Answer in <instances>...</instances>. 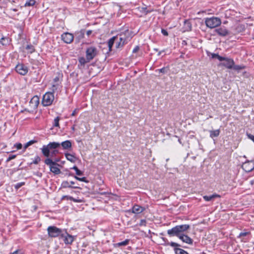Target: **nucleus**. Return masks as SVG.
<instances>
[{
  "instance_id": "obj_1",
  "label": "nucleus",
  "mask_w": 254,
  "mask_h": 254,
  "mask_svg": "<svg viewBox=\"0 0 254 254\" xmlns=\"http://www.w3.org/2000/svg\"><path fill=\"white\" fill-rule=\"evenodd\" d=\"M190 228V225L189 224L177 225L172 229L168 230L167 234L170 237H177L184 243L192 245L193 244V240L188 235L184 234V232L188 230Z\"/></svg>"
},
{
  "instance_id": "obj_2",
  "label": "nucleus",
  "mask_w": 254,
  "mask_h": 254,
  "mask_svg": "<svg viewBox=\"0 0 254 254\" xmlns=\"http://www.w3.org/2000/svg\"><path fill=\"white\" fill-rule=\"evenodd\" d=\"M60 148L59 142H50L47 145H44L41 148L44 156L47 158H54L59 153L57 149Z\"/></svg>"
},
{
  "instance_id": "obj_3",
  "label": "nucleus",
  "mask_w": 254,
  "mask_h": 254,
  "mask_svg": "<svg viewBox=\"0 0 254 254\" xmlns=\"http://www.w3.org/2000/svg\"><path fill=\"white\" fill-rule=\"evenodd\" d=\"M117 36H119V41L116 44V48L119 49L122 48L131 40L132 37V32L127 29Z\"/></svg>"
},
{
  "instance_id": "obj_4",
  "label": "nucleus",
  "mask_w": 254,
  "mask_h": 254,
  "mask_svg": "<svg viewBox=\"0 0 254 254\" xmlns=\"http://www.w3.org/2000/svg\"><path fill=\"white\" fill-rule=\"evenodd\" d=\"M205 23L207 27L212 29L220 26L221 24V20L218 17L213 16L205 18Z\"/></svg>"
},
{
  "instance_id": "obj_5",
  "label": "nucleus",
  "mask_w": 254,
  "mask_h": 254,
  "mask_svg": "<svg viewBox=\"0 0 254 254\" xmlns=\"http://www.w3.org/2000/svg\"><path fill=\"white\" fill-rule=\"evenodd\" d=\"M48 235L49 237L55 238L59 236L62 237H64V234L62 233V230L54 226H51L48 227L47 229Z\"/></svg>"
},
{
  "instance_id": "obj_6",
  "label": "nucleus",
  "mask_w": 254,
  "mask_h": 254,
  "mask_svg": "<svg viewBox=\"0 0 254 254\" xmlns=\"http://www.w3.org/2000/svg\"><path fill=\"white\" fill-rule=\"evenodd\" d=\"M55 99L53 92H47L43 97L42 103L44 106H48L52 104Z\"/></svg>"
},
{
  "instance_id": "obj_7",
  "label": "nucleus",
  "mask_w": 254,
  "mask_h": 254,
  "mask_svg": "<svg viewBox=\"0 0 254 254\" xmlns=\"http://www.w3.org/2000/svg\"><path fill=\"white\" fill-rule=\"evenodd\" d=\"M97 49L95 47H89L86 49V58L88 61H91L97 55Z\"/></svg>"
},
{
  "instance_id": "obj_8",
  "label": "nucleus",
  "mask_w": 254,
  "mask_h": 254,
  "mask_svg": "<svg viewBox=\"0 0 254 254\" xmlns=\"http://www.w3.org/2000/svg\"><path fill=\"white\" fill-rule=\"evenodd\" d=\"M242 168L246 172H250L254 169V160H247L242 165Z\"/></svg>"
},
{
  "instance_id": "obj_9",
  "label": "nucleus",
  "mask_w": 254,
  "mask_h": 254,
  "mask_svg": "<svg viewBox=\"0 0 254 254\" xmlns=\"http://www.w3.org/2000/svg\"><path fill=\"white\" fill-rule=\"evenodd\" d=\"M15 69L17 73L22 75L26 74L28 71V67L23 64H17Z\"/></svg>"
},
{
  "instance_id": "obj_10",
  "label": "nucleus",
  "mask_w": 254,
  "mask_h": 254,
  "mask_svg": "<svg viewBox=\"0 0 254 254\" xmlns=\"http://www.w3.org/2000/svg\"><path fill=\"white\" fill-rule=\"evenodd\" d=\"M62 40L66 44L71 43L74 39L72 34L68 32H64L61 35Z\"/></svg>"
},
{
  "instance_id": "obj_11",
  "label": "nucleus",
  "mask_w": 254,
  "mask_h": 254,
  "mask_svg": "<svg viewBox=\"0 0 254 254\" xmlns=\"http://www.w3.org/2000/svg\"><path fill=\"white\" fill-rule=\"evenodd\" d=\"M60 161L59 158H47L45 161L44 163L46 165H58L60 166L58 162Z\"/></svg>"
},
{
  "instance_id": "obj_12",
  "label": "nucleus",
  "mask_w": 254,
  "mask_h": 254,
  "mask_svg": "<svg viewBox=\"0 0 254 254\" xmlns=\"http://www.w3.org/2000/svg\"><path fill=\"white\" fill-rule=\"evenodd\" d=\"M214 31L219 36L224 37L228 35V30L224 27L215 29Z\"/></svg>"
},
{
  "instance_id": "obj_13",
  "label": "nucleus",
  "mask_w": 254,
  "mask_h": 254,
  "mask_svg": "<svg viewBox=\"0 0 254 254\" xmlns=\"http://www.w3.org/2000/svg\"><path fill=\"white\" fill-rule=\"evenodd\" d=\"M225 62L221 63V64L228 69H232L234 64V61L233 59L226 58Z\"/></svg>"
},
{
  "instance_id": "obj_14",
  "label": "nucleus",
  "mask_w": 254,
  "mask_h": 254,
  "mask_svg": "<svg viewBox=\"0 0 254 254\" xmlns=\"http://www.w3.org/2000/svg\"><path fill=\"white\" fill-rule=\"evenodd\" d=\"M119 41V36H113L110 38L108 42V46L109 48V52L112 51V48L113 44L115 43L116 44Z\"/></svg>"
},
{
  "instance_id": "obj_15",
  "label": "nucleus",
  "mask_w": 254,
  "mask_h": 254,
  "mask_svg": "<svg viewBox=\"0 0 254 254\" xmlns=\"http://www.w3.org/2000/svg\"><path fill=\"white\" fill-rule=\"evenodd\" d=\"M60 147L61 146L63 149L70 150L72 148L71 142L69 140H66L61 143H59Z\"/></svg>"
},
{
  "instance_id": "obj_16",
  "label": "nucleus",
  "mask_w": 254,
  "mask_h": 254,
  "mask_svg": "<svg viewBox=\"0 0 254 254\" xmlns=\"http://www.w3.org/2000/svg\"><path fill=\"white\" fill-rule=\"evenodd\" d=\"M177 245L178 246L172 247V248L174 249V251L175 254H189L187 251L180 248L181 247L180 244L177 243Z\"/></svg>"
},
{
  "instance_id": "obj_17",
  "label": "nucleus",
  "mask_w": 254,
  "mask_h": 254,
  "mask_svg": "<svg viewBox=\"0 0 254 254\" xmlns=\"http://www.w3.org/2000/svg\"><path fill=\"white\" fill-rule=\"evenodd\" d=\"M145 210V208L139 205L135 204L132 208V212L135 214H139Z\"/></svg>"
},
{
  "instance_id": "obj_18",
  "label": "nucleus",
  "mask_w": 254,
  "mask_h": 254,
  "mask_svg": "<svg viewBox=\"0 0 254 254\" xmlns=\"http://www.w3.org/2000/svg\"><path fill=\"white\" fill-rule=\"evenodd\" d=\"M184 31H190L192 29L191 23L190 20H185L183 27Z\"/></svg>"
},
{
  "instance_id": "obj_19",
  "label": "nucleus",
  "mask_w": 254,
  "mask_h": 254,
  "mask_svg": "<svg viewBox=\"0 0 254 254\" xmlns=\"http://www.w3.org/2000/svg\"><path fill=\"white\" fill-rule=\"evenodd\" d=\"M66 235L64 236V237L63 238H64V241L65 244H71L73 242L74 239L72 236L67 234L66 233Z\"/></svg>"
},
{
  "instance_id": "obj_20",
  "label": "nucleus",
  "mask_w": 254,
  "mask_h": 254,
  "mask_svg": "<svg viewBox=\"0 0 254 254\" xmlns=\"http://www.w3.org/2000/svg\"><path fill=\"white\" fill-rule=\"evenodd\" d=\"M79 64L78 66L79 68H83L85 66L86 63H88L90 61H88L87 58H85L84 57H80L78 59Z\"/></svg>"
},
{
  "instance_id": "obj_21",
  "label": "nucleus",
  "mask_w": 254,
  "mask_h": 254,
  "mask_svg": "<svg viewBox=\"0 0 254 254\" xmlns=\"http://www.w3.org/2000/svg\"><path fill=\"white\" fill-rule=\"evenodd\" d=\"M48 165L49 166L50 171L55 175H58L61 173L60 169L58 167L59 166L52 165Z\"/></svg>"
},
{
  "instance_id": "obj_22",
  "label": "nucleus",
  "mask_w": 254,
  "mask_h": 254,
  "mask_svg": "<svg viewBox=\"0 0 254 254\" xmlns=\"http://www.w3.org/2000/svg\"><path fill=\"white\" fill-rule=\"evenodd\" d=\"M84 37V30H81L75 34V41L79 42L80 40Z\"/></svg>"
},
{
  "instance_id": "obj_23",
  "label": "nucleus",
  "mask_w": 254,
  "mask_h": 254,
  "mask_svg": "<svg viewBox=\"0 0 254 254\" xmlns=\"http://www.w3.org/2000/svg\"><path fill=\"white\" fill-rule=\"evenodd\" d=\"M220 195L219 194L214 193L211 195H204L203 198L206 201H209L213 200L215 198H219Z\"/></svg>"
},
{
  "instance_id": "obj_24",
  "label": "nucleus",
  "mask_w": 254,
  "mask_h": 254,
  "mask_svg": "<svg viewBox=\"0 0 254 254\" xmlns=\"http://www.w3.org/2000/svg\"><path fill=\"white\" fill-rule=\"evenodd\" d=\"M161 239L164 242L162 244V245H163L164 246H170L171 247L178 246L177 245V243L174 242H169V241L167 240V239H166V238L162 237Z\"/></svg>"
},
{
  "instance_id": "obj_25",
  "label": "nucleus",
  "mask_w": 254,
  "mask_h": 254,
  "mask_svg": "<svg viewBox=\"0 0 254 254\" xmlns=\"http://www.w3.org/2000/svg\"><path fill=\"white\" fill-rule=\"evenodd\" d=\"M64 155L66 159L70 162L74 163L76 161V157L74 155L68 153H65Z\"/></svg>"
},
{
  "instance_id": "obj_26",
  "label": "nucleus",
  "mask_w": 254,
  "mask_h": 254,
  "mask_svg": "<svg viewBox=\"0 0 254 254\" xmlns=\"http://www.w3.org/2000/svg\"><path fill=\"white\" fill-rule=\"evenodd\" d=\"M62 187L63 188H73V189H79L80 188L77 186H72L70 185H69V182H68L67 181H63L62 183Z\"/></svg>"
},
{
  "instance_id": "obj_27",
  "label": "nucleus",
  "mask_w": 254,
  "mask_h": 254,
  "mask_svg": "<svg viewBox=\"0 0 254 254\" xmlns=\"http://www.w3.org/2000/svg\"><path fill=\"white\" fill-rule=\"evenodd\" d=\"M129 239H126L125 241H124L123 242L114 244V246L115 248H118V247H122V246H127L129 244Z\"/></svg>"
},
{
  "instance_id": "obj_28",
  "label": "nucleus",
  "mask_w": 254,
  "mask_h": 254,
  "mask_svg": "<svg viewBox=\"0 0 254 254\" xmlns=\"http://www.w3.org/2000/svg\"><path fill=\"white\" fill-rule=\"evenodd\" d=\"M210 137L212 138L218 137L220 133V129H216L214 130H210Z\"/></svg>"
},
{
  "instance_id": "obj_29",
  "label": "nucleus",
  "mask_w": 254,
  "mask_h": 254,
  "mask_svg": "<svg viewBox=\"0 0 254 254\" xmlns=\"http://www.w3.org/2000/svg\"><path fill=\"white\" fill-rule=\"evenodd\" d=\"M0 43L3 46H6L9 44V40L8 37H2L0 40Z\"/></svg>"
},
{
  "instance_id": "obj_30",
  "label": "nucleus",
  "mask_w": 254,
  "mask_h": 254,
  "mask_svg": "<svg viewBox=\"0 0 254 254\" xmlns=\"http://www.w3.org/2000/svg\"><path fill=\"white\" fill-rule=\"evenodd\" d=\"M30 103H34V106L35 107H37L39 104V99H38V96H35L34 97H33L30 102Z\"/></svg>"
},
{
  "instance_id": "obj_31",
  "label": "nucleus",
  "mask_w": 254,
  "mask_h": 254,
  "mask_svg": "<svg viewBox=\"0 0 254 254\" xmlns=\"http://www.w3.org/2000/svg\"><path fill=\"white\" fill-rule=\"evenodd\" d=\"M71 169H73L75 170L76 175L82 176L83 175V172L79 170L77 167L76 166H74L72 168H71Z\"/></svg>"
},
{
  "instance_id": "obj_32",
  "label": "nucleus",
  "mask_w": 254,
  "mask_h": 254,
  "mask_svg": "<svg viewBox=\"0 0 254 254\" xmlns=\"http://www.w3.org/2000/svg\"><path fill=\"white\" fill-rule=\"evenodd\" d=\"M25 48L26 50L29 51V52L30 54H32L35 52V48L31 44L27 45Z\"/></svg>"
},
{
  "instance_id": "obj_33",
  "label": "nucleus",
  "mask_w": 254,
  "mask_h": 254,
  "mask_svg": "<svg viewBox=\"0 0 254 254\" xmlns=\"http://www.w3.org/2000/svg\"><path fill=\"white\" fill-rule=\"evenodd\" d=\"M35 0H28L25 2L24 6L25 7L33 6L35 4Z\"/></svg>"
},
{
  "instance_id": "obj_34",
  "label": "nucleus",
  "mask_w": 254,
  "mask_h": 254,
  "mask_svg": "<svg viewBox=\"0 0 254 254\" xmlns=\"http://www.w3.org/2000/svg\"><path fill=\"white\" fill-rule=\"evenodd\" d=\"M245 67V66L242 65H235V64L233 65V67L232 68L233 69L235 70L239 71L242 69H244Z\"/></svg>"
},
{
  "instance_id": "obj_35",
  "label": "nucleus",
  "mask_w": 254,
  "mask_h": 254,
  "mask_svg": "<svg viewBox=\"0 0 254 254\" xmlns=\"http://www.w3.org/2000/svg\"><path fill=\"white\" fill-rule=\"evenodd\" d=\"M36 142H37V140H36L33 139L30 140L24 145V149L25 150L29 146Z\"/></svg>"
},
{
  "instance_id": "obj_36",
  "label": "nucleus",
  "mask_w": 254,
  "mask_h": 254,
  "mask_svg": "<svg viewBox=\"0 0 254 254\" xmlns=\"http://www.w3.org/2000/svg\"><path fill=\"white\" fill-rule=\"evenodd\" d=\"M169 70V67L168 66L164 67L162 68L159 69L157 71H159V73H166Z\"/></svg>"
},
{
  "instance_id": "obj_37",
  "label": "nucleus",
  "mask_w": 254,
  "mask_h": 254,
  "mask_svg": "<svg viewBox=\"0 0 254 254\" xmlns=\"http://www.w3.org/2000/svg\"><path fill=\"white\" fill-rule=\"evenodd\" d=\"M74 178L78 181L83 182L85 183H88L89 181L87 180L86 177L79 178L76 176H74Z\"/></svg>"
},
{
  "instance_id": "obj_38",
  "label": "nucleus",
  "mask_w": 254,
  "mask_h": 254,
  "mask_svg": "<svg viewBox=\"0 0 254 254\" xmlns=\"http://www.w3.org/2000/svg\"><path fill=\"white\" fill-rule=\"evenodd\" d=\"M60 120V118L59 117H57L54 121L53 127H59V121Z\"/></svg>"
},
{
  "instance_id": "obj_39",
  "label": "nucleus",
  "mask_w": 254,
  "mask_h": 254,
  "mask_svg": "<svg viewBox=\"0 0 254 254\" xmlns=\"http://www.w3.org/2000/svg\"><path fill=\"white\" fill-rule=\"evenodd\" d=\"M41 161V158L39 156H36L34 158V160L31 163V164H38Z\"/></svg>"
},
{
  "instance_id": "obj_40",
  "label": "nucleus",
  "mask_w": 254,
  "mask_h": 254,
  "mask_svg": "<svg viewBox=\"0 0 254 254\" xmlns=\"http://www.w3.org/2000/svg\"><path fill=\"white\" fill-rule=\"evenodd\" d=\"M25 185V182H20L16 184L15 185V189L16 190L19 189L20 188H21L22 186H24Z\"/></svg>"
},
{
  "instance_id": "obj_41",
  "label": "nucleus",
  "mask_w": 254,
  "mask_h": 254,
  "mask_svg": "<svg viewBox=\"0 0 254 254\" xmlns=\"http://www.w3.org/2000/svg\"><path fill=\"white\" fill-rule=\"evenodd\" d=\"M250 234V232H241L239 234L238 238H241L242 237L246 236L247 235H248V234Z\"/></svg>"
},
{
  "instance_id": "obj_42",
  "label": "nucleus",
  "mask_w": 254,
  "mask_h": 254,
  "mask_svg": "<svg viewBox=\"0 0 254 254\" xmlns=\"http://www.w3.org/2000/svg\"><path fill=\"white\" fill-rule=\"evenodd\" d=\"M69 198L70 200H72L75 202H82L83 201L82 199L74 198L73 197H70Z\"/></svg>"
},
{
  "instance_id": "obj_43",
  "label": "nucleus",
  "mask_w": 254,
  "mask_h": 254,
  "mask_svg": "<svg viewBox=\"0 0 254 254\" xmlns=\"http://www.w3.org/2000/svg\"><path fill=\"white\" fill-rule=\"evenodd\" d=\"M59 86V84H54L52 86V91L51 92H53V94H54V93L55 92V91L57 90V88Z\"/></svg>"
},
{
  "instance_id": "obj_44",
  "label": "nucleus",
  "mask_w": 254,
  "mask_h": 254,
  "mask_svg": "<svg viewBox=\"0 0 254 254\" xmlns=\"http://www.w3.org/2000/svg\"><path fill=\"white\" fill-rule=\"evenodd\" d=\"M146 221L145 219H141L140 221L139 225L140 226H146Z\"/></svg>"
},
{
  "instance_id": "obj_45",
  "label": "nucleus",
  "mask_w": 254,
  "mask_h": 254,
  "mask_svg": "<svg viewBox=\"0 0 254 254\" xmlns=\"http://www.w3.org/2000/svg\"><path fill=\"white\" fill-rule=\"evenodd\" d=\"M247 135L249 139L252 140L254 142V135L250 133H247Z\"/></svg>"
},
{
  "instance_id": "obj_46",
  "label": "nucleus",
  "mask_w": 254,
  "mask_h": 254,
  "mask_svg": "<svg viewBox=\"0 0 254 254\" xmlns=\"http://www.w3.org/2000/svg\"><path fill=\"white\" fill-rule=\"evenodd\" d=\"M9 254H23V252L20 250H17L13 253H11Z\"/></svg>"
},
{
  "instance_id": "obj_47",
  "label": "nucleus",
  "mask_w": 254,
  "mask_h": 254,
  "mask_svg": "<svg viewBox=\"0 0 254 254\" xmlns=\"http://www.w3.org/2000/svg\"><path fill=\"white\" fill-rule=\"evenodd\" d=\"M161 33H162V34L165 36H167L168 35V32L166 30L164 29H161Z\"/></svg>"
},
{
  "instance_id": "obj_48",
  "label": "nucleus",
  "mask_w": 254,
  "mask_h": 254,
  "mask_svg": "<svg viewBox=\"0 0 254 254\" xmlns=\"http://www.w3.org/2000/svg\"><path fill=\"white\" fill-rule=\"evenodd\" d=\"M14 146L16 147V148L17 149H20L22 147V144L20 143L15 144L14 145Z\"/></svg>"
},
{
  "instance_id": "obj_49",
  "label": "nucleus",
  "mask_w": 254,
  "mask_h": 254,
  "mask_svg": "<svg viewBox=\"0 0 254 254\" xmlns=\"http://www.w3.org/2000/svg\"><path fill=\"white\" fill-rule=\"evenodd\" d=\"M217 59L219 61H225L226 59V58L225 57H222V56H219V55H218L217 56Z\"/></svg>"
},
{
  "instance_id": "obj_50",
  "label": "nucleus",
  "mask_w": 254,
  "mask_h": 254,
  "mask_svg": "<svg viewBox=\"0 0 254 254\" xmlns=\"http://www.w3.org/2000/svg\"><path fill=\"white\" fill-rule=\"evenodd\" d=\"M139 50V47L138 46H136L135 47V48L133 49L132 53H135L137 52Z\"/></svg>"
},
{
  "instance_id": "obj_51",
  "label": "nucleus",
  "mask_w": 254,
  "mask_h": 254,
  "mask_svg": "<svg viewBox=\"0 0 254 254\" xmlns=\"http://www.w3.org/2000/svg\"><path fill=\"white\" fill-rule=\"evenodd\" d=\"M218 55V54L212 53V54H211V58L212 59L217 58Z\"/></svg>"
},
{
  "instance_id": "obj_52",
  "label": "nucleus",
  "mask_w": 254,
  "mask_h": 254,
  "mask_svg": "<svg viewBox=\"0 0 254 254\" xmlns=\"http://www.w3.org/2000/svg\"><path fill=\"white\" fill-rule=\"evenodd\" d=\"M8 157L9 159H10L11 160L16 158V155H10Z\"/></svg>"
},
{
  "instance_id": "obj_53",
  "label": "nucleus",
  "mask_w": 254,
  "mask_h": 254,
  "mask_svg": "<svg viewBox=\"0 0 254 254\" xmlns=\"http://www.w3.org/2000/svg\"><path fill=\"white\" fill-rule=\"evenodd\" d=\"M78 111V109H75L71 114V116H74L77 114V111Z\"/></svg>"
},
{
  "instance_id": "obj_54",
  "label": "nucleus",
  "mask_w": 254,
  "mask_h": 254,
  "mask_svg": "<svg viewBox=\"0 0 254 254\" xmlns=\"http://www.w3.org/2000/svg\"><path fill=\"white\" fill-rule=\"evenodd\" d=\"M71 197V196H69V195H64V196H63L62 199L66 198L67 200H69V197Z\"/></svg>"
},
{
  "instance_id": "obj_55",
  "label": "nucleus",
  "mask_w": 254,
  "mask_h": 254,
  "mask_svg": "<svg viewBox=\"0 0 254 254\" xmlns=\"http://www.w3.org/2000/svg\"><path fill=\"white\" fill-rule=\"evenodd\" d=\"M92 33V30H88L86 32V34L87 35V36H89L90 34H91V33Z\"/></svg>"
},
{
  "instance_id": "obj_56",
  "label": "nucleus",
  "mask_w": 254,
  "mask_h": 254,
  "mask_svg": "<svg viewBox=\"0 0 254 254\" xmlns=\"http://www.w3.org/2000/svg\"><path fill=\"white\" fill-rule=\"evenodd\" d=\"M59 80V78L58 77H56L54 79V81L55 82H57Z\"/></svg>"
},
{
  "instance_id": "obj_57",
  "label": "nucleus",
  "mask_w": 254,
  "mask_h": 254,
  "mask_svg": "<svg viewBox=\"0 0 254 254\" xmlns=\"http://www.w3.org/2000/svg\"><path fill=\"white\" fill-rule=\"evenodd\" d=\"M165 52L164 50H162L161 51H160L158 53V56H160L162 53H164Z\"/></svg>"
},
{
  "instance_id": "obj_58",
  "label": "nucleus",
  "mask_w": 254,
  "mask_h": 254,
  "mask_svg": "<svg viewBox=\"0 0 254 254\" xmlns=\"http://www.w3.org/2000/svg\"><path fill=\"white\" fill-rule=\"evenodd\" d=\"M68 176H73L74 177V176L73 175V174L71 173H68V174H66Z\"/></svg>"
},
{
  "instance_id": "obj_59",
  "label": "nucleus",
  "mask_w": 254,
  "mask_h": 254,
  "mask_svg": "<svg viewBox=\"0 0 254 254\" xmlns=\"http://www.w3.org/2000/svg\"><path fill=\"white\" fill-rule=\"evenodd\" d=\"M143 9H144V12L146 14L148 13V11H146V10L147 9V8L146 7H145V8H143Z\"/></svg>"
},
{
  "instance_id": "obj_60",
  "label": "nucleus",
  "mask_w": 254,
  "mask_h": 254,
  "mask_svg": "<svg viewBox=\"0 0 254 254\" xmlns=\"http://www.w3.org/2000/svg\"><path fill=\"white\" fill-rule=\"evenodd\" d=\"M250 184H251V185H254V179L253 180H252L250 182Z\"/></svg>"
},
{
  "instance_id": "obj_61",
  "label": "nucleus",
  "mask_w": 254,
  "mask_h": 254,
  "mask_svg": "<svg viewBox=\"0 0 254 254\" xmlns=\"http://www.w3.org/2000/svg\"><path fill=\"white\" fill-rule=\"evenodd\" d=\"M74 184H75V182L73 181H70L69 182V185H74Z\"/></svg>"
},
{
  "instance_id": "obj_62",
  "label": "nucleus",
  "mask_w": 254,
  "mask_h": 254,
  "mask_svg": "<svg viewBox=\"0 0 254 254\" xmlns=\"http://www.w3.org/2000/svg\"><path fill=\"white\" fill-rule=\"evenodd\" d=\"M11 10L15 12L17 11V9L16 8H11Z\"/></svg>"
},
{
  "instance_id": "obj_63",
  "label": "nucleus",
  "mask_w": 254,
  "mask_h": 254,
  "mask_svg": "<svg viewBox=\"0 0 254 254\" xmlns=\"http://www.w3.org/2000/svg\"><path fill=\"white\" fill-rule=\"evenodd\" d=\"M178 141L181 144L183 145V144L182 143L181 140L180 138L178 139Z\"/></svg>"
},
{
  "instance_id": "obj_64",
  "label": "nucleus",
  "mask_w": 254,
  "mask_h": 254,
  "mask_svg": "<svg viewBox=\"0 0 254 254\" xmlns=\"http://www.w3.org/2000/svg\"><path fill=\"white\" fill-rule=\"evenodd\" d=\"M11 160L10 159H9V157L7 158L6 160V162H8L9 161H10Z\"/></svg>"
}]
</instances>
